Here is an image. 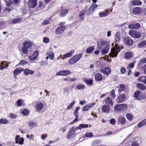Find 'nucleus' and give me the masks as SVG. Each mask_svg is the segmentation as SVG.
Masks as SVG:
<instances>
[{"mask_svg": "<svg viewBox=\"0 0 146 146\" xmlns=\"http://www.w3.org/2000/svg\"><path fill=\"white\" fill-rule=\"evenodd\" d=\"M32 43L31 42L25 40L22 44L21 50L24 54H27L31 49L32 46Z\"/></svg>", "mask_w": 146, "mask_h": 146, "instance_id": "f257e3e1", "label": "nucleus"}, {"mask_svg": "<svg viewBox=\"0 0 146 146\" xmlns=\"http://www.w3.org/2000/svg\"><path fill=\"white\" fill-rule=\"evenodd\" d=\"M44 107V104L41 101H38L36 102L35 108L37 111L40 112L44 111L45 110Z\"/></svg>", "mask_w": 146, "mask_h": 146, "instance_id": "f03ea898", "label": "nucleus"}, {"mask_svg": "<svg viewBox=\"0 0 146 146\" xmlns=\"http://www.w3.org/2000/svg\"><path fill=\"white\" fill-rule=\"evenodd\" d=\"M82 56L81 54H78L74 56L69 60L68 64L70 65H72L75 64L81 58Z\"/></svg>", "mask_w": 146, "mask_h": 146, "instance_id": "7ed1b4c3", "label": "nucleus"}, {"mask_svg": "<svg viewBox=\"0 0 146 146\" xmlns=\"http://www.w3.org/2000/svg\"><path fill=\"white\" fill-rule=\"evenodd\" d=\"M120 50L119 47L118 46L117 44H116L114 47L111 49V51L110 53V56L112 57H116L118 52H119Z\"/></svg>", "mask_w": 146, "mask_h": 146, "instance_id": "20e7f679", "label": "nucleus"}, {"mask_svg": "<svg viewBox=\"0 0 146 146\" xmlns=\"http://www.w3.org/2000/svg\"><path fill=\"white\" fill-rule=\"evenodd\" d=\"M5 4L7 7H9L11 5L14 6L19 5L20 3V0H4Z\"/></svg>", "mask_w": 146, "mask_h": 146, "instance_id": "39448f33", "label": "nucleus"}, {"mask_svg": "<svg viewBox=\"0 0 146 146\" xmlns=\"http://www.w3.org/2000/svg\"><path fill=\"white\" fill-rule=\"evenodd\" d=\"M114 110L117 111H123L127 109V107L126 104H123L115 105L114 107Z\"/></svg>", "mask_w": 146, "mask_h": 146, "instance_id": "423d86ee", "label": "nucleus"}, {"mask_svg": "<svg viewBox=\"0 0 146 146\" xmlns=\"http://www.w3.org/2000/svg\"><path fill=\"white\" fill-rule=\"evenodd\" d=\"M129 34L131 37L134 38H138L141 37L140 33L133 30H131L129 32Z\"/></svg>", "mask_w": 146, "mask_h": 146, "instance_id": "0eeeda50", "label": "nucleus"}, {"mask_svg": "<svg viewBox=\"0 0 146 146\" xmlns=\"http://www.w3.org/2000/svg\"><path fill=\"white\" fill-rule=\"evenodd\" d=\"M74 130V128L73 127L70 129L67 136V139H69L71 138L74 137L75 136Z\"/></svg>", "mask_w": 146, "mask_h": 146, "instance_id": "6e6552de", "label": "nucleus"}, {"mask_svg": "<svg viewBox=\"0 0 146 146\" xmlns=\"http://www.w3.org/2000/svg\"><path fill=\"white\" fill-rule=\"evenodd\" d=\"M27 4L30 8H34L36 7L37 3L36 0H29Z\"/></svg>", "mask_w": 146, "mask_h": 146, "instance_id": "1a4fd4ad", "label": "nucleus"}, {"mask_svg": "<svg viewBox=\"0 0 146 146\" xmlns=\"http://www.w3.org/2000/svg\"><path fill=\"white\" fill-rule=\"evenodd\" d=\"M20 135H17L15 137V143L16 144H19L20 145H22L23 144L24 139L23 137L19 138Z\"/></svg>", "mask_w": 146, "mask_h": 146, "instance_id": "9d476101", "label": "nucleus"}, {"mask_svg": "<svg viewBox=\"0 0 146 146\" xmlns=\"http://www.w3.org/2000/svg\"><path fill=\"white\" fill-rule=\"evenodd\" d=\"M71 73L70 71L69 70H62L58 72L56 74V75L58 76H65Z\"/></svg>", "mask_w": 146, "mask_h": 146, "instance_id": "9b49d317", "label": "nucleus"}, {"mask_svg": "<svg viewBox=\"0 0 146 146\" xmlns=\"http://www.w3.org/2000/svg\"><path fill=\"white\" fill-rule=\"evenodd\" d=\"M102 112L109 113L110 111V108L108 105H104L102 108Z\"/></svg>", "mask_w": 146, "mask_h": 146, "instance_id": "f8f14e48", "label": "nucleus"}, {"mask_svg": "<svg viewBox=\"0 0 146 146\" xmlns=\"http://www.w3.org/2000/svg\"><path fill=\"white\" fill-rule=\"evenodd\" d=\"M123 41L125 44L129 46L132 45L133 43V41L132 39L129 37H125Z\"/></svg>", "mask_w": 146, "mask_h": 146, "instance_id": "ddd939ff", "label": "nucleus"}, {"mask_svg": "<svg viewBox=\"0 0 146 146\" xmlns=\"http://www.w3.org/2000/svg\"><path fill=\"white\" fill-rule=\"evenodd\" d=\"M65 29V27L64 26H60L56 29L55 33L58 35H60L64 31Z\"/></svg>", "mask_w": 146, "mask_h": 146, "instance_id": "4468645a", "label": "nucleus"}, {"mask_svg": "<svg viewBox=\"0 0 146 146\" xmlns=\"http://www.w3.org/2000/svg\"><path fill=\"white\" fill-rule=\"evenodd\" d=\"M108 44L106 42L102 41L99 42L98 43L97 47L99 49H101L102 48H104Z\"/></svg>", "mask_w": 146, "mask_h": 146, "instance_id": "2eb2a0df", "label": "nucleus"}, {"mask_svg": "<svg viewBox=\"0 0 146 146\" xmlns=\"http://www.w3.org/2000/svg\"><path fill=\"white\" fill-rule=\"evenodd\" d=\"M125 99V95L124 94H122L119 96L116 99V102L119 103L122 102Z\"/></svg>", "mask_w": 146, "mask_h": 146, "instance_id": "dca6fc26", "label": "nucleus"}, {"mask_svg": "<svg viewBox=\"0 0 146 146\" xmlns=\"http://www.w3.org/2000/svg\"><path fill=\"white\" fill-rule=\"evenodd\" d=\"M100 72L105 74L108 75L110 73L111 70L109 67H107L105 68L104 69L101 70Z\"/></svg>", "mask_w": 146, "mask_h": 146, "instance_id": "f3484780", "label": "nucleus"}, {"mask_svg": "<svg viewBox=\"0 0 146 146\" xmlns=\"http://www.w3.org/2000/svg\"><path fill=\"white\" fill-rule=\"evenodd\" d=\"M22 21V18L20 17H18L12 19L11 21V23L13 24H14L19 23Z\"/></svg>", "mask_w": 146, "mask_h": 146, "instance_id": "a211bd4d", "label": "nucleus"}, {"mask_svg": "<svg viewBox=\"0 0 146 146\" xmlns=\"http://www.w3.org/2000/svg\"><path fill=\"white\" fill-rule=\"evenodd\" d=\"M105 102L106 104H107L106 105H109L111 106H113L114 104V102L111 98L110 97L107 98Z\"/></svg>", "mask_w": 146, "mask_h": 146, "instance_id": "6ab92c4d", "label": "nucleus"}, {"mask_svg": "<svg viewBox=\"0 0 146 146\" xmlns=\"http://www.w3.org/2000/svg\"><path fill=\"white\" fill-rule=\"evenodd\" d=\"M140 27V24L137 23L133 25H128V27L131 29H137L139 28Z\"/></svg>", "mask_w": 146, "mask_h": 146, "instance_id": "aec40b11", "label": "nucleus"}, {"mask_svg": "<svg viewBox=\"0 0 146 146\" xmlns=\"http://www.w3.org/2000/svg\"><path fill=\"white\" fill-rule=\"evenodd\" d=\"M45 7L43 2L42 1H39L38 5L36 8L38 11L42 10Z\"/></svg>", "mask_w": 146, "mask_h": 146, "instance_id": "412c9836", "label": "nucleus"}, {"mask_svg": "<svg viewBox=\"0 0 146 146\" xmlns=\"http://www.w3.org/2000/svg\"><path fill=\"white\" fill-rule=\"evenodd\" d=\"M23 71V69L22 68H17L14 71L13 74L14 76H17Z\"/></svg>", "mask_w": 146, "mask_h": 146, "instance_id": "4be33fe9", "label": "nucleus"}, {"mask_svg": "<svg viewBox=\"0 0 146 146\" xmlns=\"http://www.w3.org/2000/svg\"><path fill=\"white\" fill-rule=\"evenodd\" d=\"M74 50H72L70 52L67 53L66 54H64L63 55L62 59H64L65 58H66L68 57H71L73 54L74 53Z\"/></svg>", "mask_w": 146, "mask_h": 146, "instance_id": "5701e85b", "label": "nucleus"}, {"mask_svg": "<svg viewBox=\"0 0 146 146\" xmlns=\"http://www.w3.org/2000/svg\"><path fill=\"white\" fill-rule=\"evenodd\" d=\"M134 97L137 100H140L142 98V94L139 91H136L134 94Z\"/></svg>", "mask_w": 146, "mask_h": 146, "instance_id": "b1692460", "label": "nucleus"}, {"mask_svg": "<svg viewBox=\"0 0 146 146\" xmlns=\"http://www.w3.org/2000/svg\"><path fill=\"white\" fill-rule=\"evenodd\" d=\"M88 127V124H80L78 127L75 128V130L80 129L81 130L82 129L86 128Z\"/></svg>", "mask_w": 146, "mask_h": 146, "instance_id": "393cba45", "label": "nucleus"}, {"mask_svg": "<svg viewBox=\"0 0 146 146\" xmlns=\"http://www.w3.org/2000/svg\"><path fill=\"white\" fill-rule=\"evenodd\" d=\"M38 54V51L36 50L34 52L33 54L30 57L29 59L30 60H33L35 59L37 57Z\"/></svg>", "mask_w": 146, "mask_h": 146, "instance_id": "a878e982", "label": "nucleus"}, {"mask_svg": "<svg viewBox=\"0 0 146 146\" xmlns=\"http://www.w3.org/2000/svg\"><path fill=\"white\" fill-rule=\"evenodd\" d=\"M14 6L11 5L10 6L8 7H5L3 11V13L4 12L5 13L6 12H7V13H10L11 10L14 9L15 7Z\"/></svg>", "mask_w": 146, "mask_h": 146, "instance_id": "bb28decb", "label": "nucleus"}, {"mask_svg": "<svg viewBox=\"0 0 146 146\" xmlns=\"http://www.w3.org/2000/svg\"><path fill=\"white\" fill-rule=\"evenodd\" d=\"M68 12V11L67 9H62L60 11V16L63 17H64L67 15Z\"/></svg>", "mask_w": 146, "mask_h": 146, "instance_id": "cd10ccee", "label": "nucleus"}, {"mask_svg": "<svg viewBox=\"0 0 146 146\" xmlns=\"http://www.w3.org/2000/svg\"><path fill=\"white\" fill-rule=\"evenodd\" d=\"M24 73L26 75H28L29 74L33 75L34 74V72L33 71L31 70L28 68H26L24 70H23Z\"/></svg>", "mask_w": 146, "mask_h": 146, "instance_id": "c85d7f7f", "label": "nucleus"}, {"mask_svg": "<svg viewBox=\"0 0 146 146\" xmlns=\"http://www.w3.org/2000/svg\"><path fill=\"white\" fill-rule=\"evenodd\" d=\"M132 12L134 14H138L140 13L141 12V9L138 7H136L133 8L132 10Z\"/></svg>", "mask_w": 146, "mask_h": 146, "instance_id": "c756f323", "label": "nucleus"}, {"mask_svg": "<svg viewBox=\"0 0 146 146\" xmlns=\"http://www.w3.org/2000/svg\"><path fill=\"white\" fill-rule=\"evenodd\" d=\"M117 120L118 122L121 123L122 124H124L125 123V119L122 115H120L119 116Z\"/></svg>", "mask_w": 146, "mask_h": 146, "instance_id": "7c9ffc66", "label": "nucleus"}, {"mask_svg": "<svg viewBox=\"0 0 146 146\" xmlns=\"http://www.w3.org/2000/svg\"><path fill=\"white\" fill-rule=\"evenodd\" d=\"M86 11L85 9H84L82 11L80 12L79 15V17L80 19L83 21L84 18V15L86 13Z\"/></svg>", "mask_w": 146, "mask_h": 146, "instance_id": "2f4dec72", "label": "nucleus"}, {"mask_svg": "<svg viewBox=\"0 0 146 146\" xmlns=\"http://www.w3.org/2000/svg\"><path fill=\"white\" fill-rule=\"evenodd\" d=\"M96 80L98 81H101L102 79V76L100 73H97L95 76Z\"/></svg>", "mask_w": 146, "mask_h": 146, "instance_id": "473e14b6", "label": "nucleus"}, {"mask_svg": "<svg viewBox=\"0 0 146 146\" xmlns=\"http://www.w3.org/2000/svg\"><path fill=\"white\" fill-rule=\"evenodd\" d=\"M109 48V46L108 44H107L102 50L101 52L102 54H104L108 52Z\"/></svg>", "mask_w": 146, "mask_h": 146, "instance_id": "72a5a7b5", "label": "nucleus"}, {"mask_svg": "<svg viewBox=\"0 0 146 146\" xmlns=\"http://www.w3.org/2000/svg\"><path fill=\"white\" fill-rule=\"evenodd\" d=\"M120 38V36L119 33L117 32L115 35V41L117 43H118Z\"/></svg>", "mask_w": 146, "mask_h": 146, "instance_id": "f704fd0d", "label": "nucleus"}, {"mask_svg": "<svg viewBox=\"0 0 146 146\" xmlns=\"http://www.w3.org/2000/svg\"><path fill=\"white\" fill-rule=\"evenodd\" d=\"M132 54L130 52H127L124 55V56L127 59L130 58L132 57Z\"/></svg>", "mask_w": 146, "mask_h": 146, "instance_id": "c9c22d12", "label": "nucleus"}, {"mask_svg": "<svg viewBox=\"0 0 146 146\" xmlns=\"http://www.w3.org/2000/svg\"><path fill=\"white\" fill-rule=\"evenodd\" d=\"M137 86L138 88L141 90H144L145 88V86L143 84H142L137 83Z\"/></svg>", "mask_w": 146, "mask_h": 146, "instance_id": "e433bc0d", "label": "nucleus"}, {"mask_svg": "<svg viewBox=\"0 0 146 146\" xmlns=\"http://www.w3.org/2000/svg\"><path fill=\"white\" fill-rule=\"evenodd\" d=\"M138 80L146 84V77L144 76H141L138 78Z\"/></svg>", "mask_w": 146, "mask_h": 146, "instance_id": "4c0bfd02", "label": "nucleus"}, {"mask_svg": "<svg viewBox=\"0 0 146 146\" xmlns=\"http://www.w3.org/2000/svg\"><path fill=\"white\" fill-rule=\"evenodd\" d=\"M8 123L7 119L6 118L1 119L0 120V123L3 124H7Z\"/></svg>", "mask_w": 146, "mask_h": 146, "instance_id": "58836bf2", "label": "nucleus"}, {"mask_svg": "<svg viewBox=\"0 0 146 146\" xmlns=\"http://www.w3.org/2000/svg\"><path fill=\"white\" fill-rule=\"evenodd\" d=\"M146 124V119L143 120L142 121L140 122L138 124V126L139 127H141L144 125Z\"/></svg>", "mask_w": 146, "mask_h": 146, "instance_id": "ea45409f", "label": "nucleus"}, {"mask_svg": "<svg viewBox=\"0 0 146 146\" xmlns=\"http://www.w3.org/2000/svg\"><path fill=\"white\" fill-rule=\"evenodd\" d=\"M141 2L138 0H134L132 1V4L134 5H139L141 4Z\"/></svg>", "mask_w": 146, "mask_h": 146, "instance_id": "a19ab883", "label": "nucleus"}, {"mask_svg": "<svg viewBox=\"0 0 146 146\" xmlns=\"http://www.w3.org/2000/svg\"><path fill=\"white\" fill-rule=\"evenodd\" d=\"M28 63V62L26 61L25 60H22L19 63L18 65L16 66H17L18 65H23L25 64H27Z\"/></svg>", "mask_w": 146, "mask_h": 146, "instance_id": "79ce46f5", "label": "nucleus"}, {"mask_svg": "<svg viewBox=\"0 0 146 146\" xmlns=\"http://www.w3.org/2000/svg\"><path fill=\"white\" fill-rule=\"evenodd\" d=\"M79 109L80 107H78L75 108L74 112V114L75 117H78L79 115L78 111L79 110Z\"/></svg>", "mask_w": 146, "mask_h": 146, "instance_id": "37998d69", "label": "nucleus"}, {"mask_svg": "<svg viewBox=\"0 0 146 146\" xmlns=\"http://www.w3.org/2000/svg\"><path fill=\"white\" fill-rule=\"evenodd\" d=\"M117 88L118 89H119V92L122 91L125 89V86L124 85L121 84L120 85L119 88V87H118L116 88V89Z\"/></svg>", "mask_w": 146, "mask_h": 146, "instance_id": "c03bdc74", "label": "nucleus"}, {"mask_svg": "<svg viewBox=\"0 0 146 146\" xmlns=\"http://www.w3.org/2000/svg\"><path fill=\"white\" fill-rule=\"evenodd\" d=\"M76 102V101H72V102L68 106L67 109L69 110H70Z\"/></svg>", "mask_w": 146, "mask_h": 146, "instance_id": "a18cd8bd", "label": "nucleus"}, {"mask_svg": "<svg viewBox=\"0 0 146 146\" xmlns=\"http://www.w3.org/2000/svg\"><path fill=\"white\" fill-rule=\"evenodd\" d=\"M85 86L82 84L78 85L77 86V88L79 90H83Z\"/></svg>", "mask_w": 146, "mask_h": 146, "instance_id": "49530a36", "label": "nucleus"}, {"mask_svg": "<svg viewBox=\"0 0 146 146\" xmlns=\"http://www.w3.org/2000/svg\"><path fill=\"white\" fill-rule=\"evenodd\" d=\"M29 125L30 127L33 128L35 126L36 123L33 121H31L29 123Z\"/></svg>", "mask_w": 146, "mask_h": 146, "instance_id": "de8ad7c7", "label": "nucleus"}, {"mask_svg": "<svg viewBox=\"0 0 146 146\" xmlns=\"http://www.w3.org/2000/svg\"><path fill=\"white\" fill-rule=\"evenodd\" d=\"M126 117L127 119L129 121L132 120L133 119V117L132 115L130 113H128L126 115Z\"/></svg>", "mask_w": 146, "mask_h": 146, "instance_id": "09e8293b", "label": "nucleus"}, {"mask_svg": "<svg viewBox=\"0 0 146 146\" xmlns=\"http://www.w3.org/2000/svg\"><path fill=\"white\" fill-rule=\"evenodd\" d=\"M29 113V111L27 109H24L22 111V113L23 115H28Z\"/></svg>", "mask_w": 146, "mask_h": 146, "instance_id": "8fccbe9b", "label": "nucleus"}, {"mask_svg": "<svg viewBox=\"0 0 146 146\" xmlns=\"http://www.w3.org/2000/svg\"><path fill=\"white\" fill-rule=\"evenodd\" d=\"M43 42L45 43H48L49 42V38L47 37H44L43 39Z\"/></svg>", "mask_w": 146, "mask_h": 146, "instance_id": "3c124183", "label": "nucleus"}, {"mask_svg": "<svg viewBox=\"0 0 146 146\" xmlns=\"http://www.w3.org/2000/svg\"><path fill=\"white\" fill-rule=\"evenodd\" d=\"M146 44V41H142L141 42L139 43L138 44V46L139 47H140L141 46H144Z\"/></svg>", "mask_w": 146, "mask_h": 146, "instance_id": "603ef678", "label": "nucleus"}, {"mask_svg": "<svg viewBox=\"0 0 146 146\" xmlns=\"http://www.w3.org/2000/svg\"><path fill=\"white\" fill-rule=\"evenodd\" d=\"M90 106H88V105H85L84 107L82 108V111H86L88 110Z\"/></svg>", "mask_w": 146, "mask_h": 146, "instance_id": "864d4df0", "label": "nucleus"}, {"mask_svg": "<svg viewBox=\"0 0 146 146\" xmlns=\"http://www.w3.org/2000/svg\"><path fill=\"white\" fill-rule=\"evenodd\" d=\"M16 103L17 106L19 107H20L21 105L22 101L21 99H19L17 101Z\"/></svg>", "mask_w": 146, "mask_h": 146, "instance_id": "5fc2aeb1", "label": "nucleus"}, {"mask_svg": "<svg viewBox=\"0 0 146 146\" xmlns=\"http://www.w3.org/2000/svg\"><path fill=\"white\" fill-rule=\"evenodd\" d=\"M75 117L76 118L74 119L73 121H71V122L70 123V125L73 124L76 122L78 121V117Z\"/></svg>", "mask_w": 146, "mask_h": 146, "instance_id": "6e6d98bb", "label": "nucleus"}, {"mask_svg": "<svg viewBox=\"0 0 146 146\" xmlns=\"http://www.w3.org/2000/svg\"><path fill=\"white\" fill-rule=\"evenodd\" d=\"M84 137H91V133L88 132H87L85 135L84 136H83Z\"/></svg>", "mask_w": 146, "mask_h": 146, "instance_id": "4d7b16f0", "label": "nucleus"}, {"mask_svg": "<svg viewBox=\"0 0 146 146\" xmlns=\"http://www.w3.org/2000/svg\"><path fill=\"white\" fill-rule=\"evenodd\" d=\"M48 56L50 60L53 59L54 58V54L53 52H52L51 54H49Z\"/></svg>", "mask_w": 146, "mask_h": 146, "instance_id": "13d9d810", "label": "nucleus"}, {"mask_svg": "<svg viewBox=\"0 0 146 146\" xmlns=\"http://www.w3.org/2000/svg\"><path fill=\"white\" fill-rule=\"evenodd\" d=\"M17 116L14 113H11L10 114V117L11 118H14L15 119L17 118Z\"/></svg>", "mask_w": 146, "mask_h": 146, "instance_id": "bf43d9fd", "label": "nucleus"}, {"mask_svg": "<svg viewBox=\"0 0 146 146\" xmlns=\"http://www.w3.org/2000/svg\"><path fill=\"white\" fill-rule=\"evenodd\" d=\"M84 81L88 85L91 84V79L88 80V79H85Z\"/></svg>", "mask_w": 146, "mask_h": 146, "instance_id": "052dcab7", "label": "nucleus"}, {"mask_svg": "<svg viewBox=\"0 0 146 146\" xmlns=\"http://www.w3.org/2000/svg\"><path fill=\"white\" fill-rule=\"evenodd\" d=\"M109 13L106 14L104 12H102L99 14V15L101 17H106Z\"/></svg>", "mask_w": 146, "mask_h": 146, "instance_id": "680f3d73", "label": "nucleus"}, {"mask_svg": "<svg viewBox=\"0 0 146 146\" xmlns=\"http://www.w3.org/2000/svg\"><path fill=\"white\" fill-rule=\"evenodd\" d=\"M86 52L88 54L91 53V46L90 47L86 49Z\"/></svg>", "mask_w": 146, "mask_h": 146, "instance_id": "e2e57ef3", "label": "nucleus"}, {"mask_svg": "<svg viewBox=\"0 0 146 146\" xmlns=\"http://www.w3.org/2000/svg\"><path fill=\"white\" fill-rule=\"evenodd\" d=\"M111 96L112 98H115V92L114 90H113L111 92Z\"/></svg>", "mask_w": 146, "mask_h": 146, "instance_id": "0e129e2a", "label": "nucleus"}, {"mask_svg": "<svg viewBox=\"0 0 146 146\" xmlns=\"http://www.w3.org/2000/svg\"><path fill=\"white\" fill-rule=\"evenodd\" d=\"M49 23V21L47 20L44 21L42 23V25H46L48 24Z\"/></svg>", "mask_w": 146, "mask_h": 146, "instance_id": "69168bd1", "label": "nucleus"}, {"mask_svg": "<svg viewBox=\"0 0 146 146\" xmlns=\"http://www.w3.org/2000/svg\"><path fill=\"white\" fill-rule=\"evenodd\" d=\"M110 123L111 124L114 125L115 124V121L114 119H112L110 121Z\"/></svg>", "mask_w": 146, "mask_h": 146, "instance_id": "338daca9", "label": "nucleus"}, {"mask_svg": "<svg viewBox=\"0 0 146 146\" xmlns=\"http://www.w3.org/2000/svg\"><path fill=\"white\" fill-rule=\"evenodd\" d=\"M139 144L137 142L134 141L132 144L131 146H139Z\"/></svg>", "mask_w": 146, "mask_h": 146, "instance_id": "774afa93", "label": "nucleus"}]
</instances>
